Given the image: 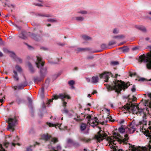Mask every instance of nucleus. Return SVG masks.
<instances>
[{
  "label": "nucleus",
  "mask_w": 151,
  "mask_h": 151,
  "mask_svg": "<svg viewBox=\"0 0 151 151\" xmlns=\"http://www.w3.org/2000/svg\"><path fill=\"white\" fill-rule=\"evenodd\" d=\"M129 100V103H127L125 105L120 107L122 110L124 109L130 111H132L133 114H136L138 116H142L143 120L139 122V124L146 125L147 122V114H150L149 112L147 109H141L139 108V106H135L132 104L131 101Z\"/></svg>",
  "instance_id": "nucleus-1"
},
{
  "label": "nucleus",
  "mask_w": 151,
  "mask_h": 151,
  "mask_svg": "<svg viewBox=\"0 0 151 151\" xmlns=\"http://www.w3.org/2000/svg\"><path fill=\"white\" fill-rule=\"evenodd\" d=\"M130 85V83L129 82L125 83L121 80L119 81L115 79L112 83L111 85L107 84L106 87L108 91L115 90V92L118 93H120L122 89L124 90Z\"/></svg>",
  "instance_id": "nucleus-2"
},
{
  "label": "nucleus",
  "mask_w": 151,
  "mask_h": 151,
  "mask_svg": "<svg viewBox=\"0 0 151 151\" xmlns=\"http://www.w3.org/2000/svg\"><path fill=\"white\" fill-rule=\"evenodd\" d=\"M113 135L116 136L113 137V138H110L109 142H110L109 145H110L111 143H113L114 145H115L116 144L115 143V141L114 139L117 140L121 143L127 144L126 142H127L129 139L128 135V134H126L124 135V138L123 136L121 135L118 132H114L113 133Z\"/></svg>",
  "instance_id": "nucleus-3"
},
{
  "label": "nucleus",
  "mask_w": 151,
  "mask_h": 151,
  "mask_svg": "<svg viewBox=\"0 0 151 151\" xmlns=\"http://www.w3.org/2000/svg\"><path fill=\"white\" fill-rule=\"evenodd\" d=\"M139 61L140 63H147L146 67L149 70H151V50L146 55H141L139 57Z\"/></svg>",
  "instance_id": "nucleus-4"
},
{
  "label": "nucleus",
  "mask_w": 151,
  "mask_h": 151,
  "mask_svg": "<svg viewBox=\"0 0 151 151\" xmlns=\"http://www.w3.org/2000/svg\"><path fill=\"white\" fill-rule=\"evenodd\" d=\"M47 68L46 67L41 68L39 72L40 77H36L34 78V81L35 83L40 82L42 81L47 74Z\"/></svg>",
  "instance_id": "nucleus-5"
},
{
  "label": "nucleus",
  "mask_w": 151,
  "mask_h": 151,
  "mask_svg": "<svg viewBox=\"0 0 151 151\" xmlns=\"http://www.w3.org/2000/svg\"><path fill=\"white\" fill-rule=\"evenodd\" d=\"M134 127L135 125L134 124L131 123L125 128L122 127L119 128V131L121 133H123L125 132L126 133L128 134L133 133L136 130Z\"/></svg>",
  "instance_id": "nucleus-6"
},
{
  "label": "nucleus",
  "mask_w": 151,
  "mask_h": 151,
  "mask_svg": "<svg viewBox=\"0 0 151 151\" xmlns=\"http://www.w3.org/2000/svg\"><path fill=\"white\" fill-rule=\"evenodd\" d=\"M88 116L86 117V118L88 119V123L89 124L91 123L92 124L91 126L94 128L95 126L98 125L99 123V120L96 117H94V119L91 118V115H90L88 114H87Z\"/></svg>",
  "instance_id": "nucleus-7"
},
{
  "label": "nucleus",
  "mask_w": 151,
  "mask_h": 151,
  "mask_svg": "<svg viewBox=\"0 0 151 151\" xmlns=\"http://www.w3.org/2000/svg\"><path fill=\"white\" fill-rule=\"evenodd\" d=\"M67 98L68 99H70V97L66 94L65 93L60 94L58 96H54V98L55 100L58 99V98H60L62 99L63 102V106L65 107V108L66 106L67 103L65 101L64 99V98Z\"/></svg>",
  "instance_id": "nucleus-8"
},
{
  "label": "nucleus",
  "mask_w": 151,
  "mask_h": 151,
  "mask_svg": "<svg viewBox=\"0 0 151 151\" xmlns=\"http://www.w3.org/2000/svg\"><path fill=\"white\" fill-rule=\"evenodd\" d=\"M101 130L98 132L97 135H96L95 136V138L97 141L99 142L102 141L103 139L107 136L106 134L104 133H101Z\"/></svg>",
  "instance_id": "nucleus-9"
},
{
  "label": "nucleus",
  "mask_w": 151,
  "mask_h": 151,
  "mask_svg": "<svg viewBox=\"0 0 151 151\" xmlns=\"http://www.w3.org/2000/svg\"><path fill=\"white\" fill-rule=\"evenodd\" d=\"M17 120L16 117H15L14 118H9L8 119V123H9L8 129H12V131L14 130L13 128L15 126Z\"/></svg>",
  "instance_id": "nucleus-10"
},
{
  "label": "nucleus",
  "mask_w": 151,
  "mask_h": 151,
  "mask_svg": "<svg viewBox=\"0 0 151 151\" xmlns=\"http://www.w3.org/2000/svg\"><path fill=\"white\" fill-rule=\"evenodd\" d=\"M110 76L112 77H113V75L111 72H104V73L101 74L99 75L100 78H104L105 79V82H108L109 81V76Z\"/></svg>",
  "instance_id": "nucleus-11"
},
{
  "label": "nucleus",
  "mask_w": 151,
  "mask_h": 151,
  "mask_svg": "<svg viewBox=\"0 0 151 151\" xmlns=\"http://www.w3.org/2000/svg\"><path fill=\"white\" fill-rule=\"evenodd\" d=\"M37 60L36 62V64L37 67L38 68L42 67L45 63V62L42 60V58L40 56H36Z\"/></svg>",
  "instance_id": "nucleus-12"
},
{
  "label": "nucleus",
  "mask_w": 151,
  "mask_h": 151,
  "mask_svg": "<svg viewBox=\"0 0 151 151\" xmlns=\"http://www.w3.org/2000/svg\"><path fill=\"white\" fill-rule=\"evenodd\" d=\"M145 135L147 137H150V139H151L149 143V147L150 149H151V132L150 133L148 130H147L145 131Z\"/></svg>",
  "instance_id": "nucleus-13"
},
{
  "label": "nucleus",
  "mask_w": 151,
  "mask_h": 151,
  "mask_svg": "<svg viewBox=\"0 0 151 151\" xmlns=\"http://www.w3.org/2000/svg\"><path fill=\"white\" fill-rule=\"evenodd\" d=\"M31 37L36 41H38L41 38L40 35H37L36 34L33 33L30 35Z\"/></svg>",
  "instance_id": "nucleus-14"
},
{
  "label": "nucleus",
  "mask_w": 151,
  "mask_h": 151,
  "mask_svg": "<svg viewBox=\"0 0 151 151\" xmlns=\"http://www.w3.org/2000/svg\"><path fill=\"white\" fill-rule=\"evenodd\" d=\"M25 31L22 32L18 35V37L22 39L25 40L27 39V37L25 35Z\"/></svg>",
  "instance_id": "nucleus-15"
},
{
  "label": "nucleus",
  "mask_w": 151,
  "mask_h": 151,
  "mask_svg": "<svg viewBox=\"0 0 151 151\" xmlns=\"http://www.w3.org/2000/svg\"><path fill=\"white\" fill-rule=\"evenodd\" d=\"M135 27L143 32H147V29L145 27L139 25H135Z\"/></svg>",
  "instance_id": "nucleus-16"
},
{
  "label": "nucleus",
  "mask_w": 151,
  "mask_h": 151,
  "mask_svg": "<svg viewBox=\"0 0 151 151\" xmlns=\"http://www.w3.org/2000/svg\"><path fill=\"white\" fill-rule=\"evenodd\" d=\"M27 65L31 73H34L35 72V70L33 67L31 63L30 62H28L27 63Z\"/></svg>",
  "instance_id": "nucleus-17"
},
{
  "label": "nucleus",
  "mask_w": 151,
  "mask_h": 151,
  "mask_svg": "<svg viewBox=\"0 0 151 151\" xmlns=\"http://www.w3.org/2000/svg\"><path fill=\"white\" fill-rule=\"evenodd\" d=\"M28 85V83L27 81H25L23 83L18 86V88L19 89H22L24 88L27 86Z\"/></svg>",
  "instance_id": "nucleus-18"
},
{
  "label": "nucleus",
  "mask_w": 151,
  "mask_h": 151,
  "mask_svg": "<svg viewBox=\"0 0 151 151\" xmlns=\"http://www.w3.org/2000/svg\"><path fill=\"white\" fill-rule=\"evenodd\" d=\"M13 72L14 74V75L13 76V77L14 80L17 81H18L19 80V78L17 72L15 70H13Z\"/></svg>",
  "instance_id": "nucleus-19"
},
{
  "label": "nucleus",
  "mask_w": 151,
  "mask_h": 151,
  "mask_svg": "<svg viewBox=\"0 0 151 151\" xmlns=\"http://www.w3.org/2000/svg\"><path fill=\"white\" fill-rule=\"evenodd\" d=\"M42 137L43 139L45 140L46 141H47L50 139V136L48 134H43L42 136Z\"/></svg>",
  "instance_id": "nucleus-20"
},
{
  "label": "nucleus",
  "mask_w": 151,
  "mask_h": 151,
  "mask_svg": "<svg viewBox=\"0 0 151 151\" xmlns=\"http://www.w3.org/2000/svg\"><path fill=\"white\" fill-rule=\"evenodd\" d=\"M92 82L93 83H96L98 82L99 78L97 76H93L92 78Z\"/></svg>",
  "instance_id": "nucleus-21"
},
{
  "label": "nucleus",
  "mask_w": 151,
  "mask_h": 151,
  "mask_svg": "<svg viewBox=\"0 0 151 151\" xmlns=\"http://www.w3.org/2000/svg\"><path fill=\"white\" fill-rule=\"evenodd\" d=\"M47 125H49L50 127H55L56 128V126H58L59 127V128H60V125L59 124H53L51 123H49L47 122Z\"/></svg>",
  "instance_id": "nucleus-22"
},
{
  "label": "nucleus",
  "mask_w": 151,
  "mask_h": 151,
  "mask_svg": "<svg viewBox=\"0 0 151 151\" xmlns=\"http://www.w3.org/2000/svg\"><path fill=\"white\" fill-rule=\"evenodd\" d=\"M86 124L84 123H82L80 126L81 130V131L84 130L86 128Z\"/></svg>",
  "instance_id": "nucleus-23"
},
{
  "label": "nucleus",
  "mask_w": 151,
  "mask_h": 151,
  "mask_svg": "<svg viewBox=\"0 0 151 151\" xmlns=\"http://www.w3.org/2000/svg\"><path fill=\"white\" fill-rule=\"evenodd\" d=\"M80 140L86 143H88L89 142L90 140V139H87L85 138H80Z\"/></svg>",
  "instance_id": "nucleus-24"
},
{
  "label": "nucleus",
  "mask_w": 151,
  "mask_h": 151,
  "mask_svg": "<svg viewBox=\"0 0 151 151\" xmlns=\"http://www.w3.org/2000/svg\"><path fill=\"white\" fill-rule=\"evenodd\" d=\"M119 49H122V51L124 52H127L129 50L128 48L126 47H120Z\"/></svg>",
  "instance_id": "nucleus-25"
},
{
  "label": "nucleus",
  "mask_w": 151,
  "mask_h": 151,
  "mask_svg": "<svg viewBox=\"0 0 151 151\" xmlns=\"http://www.w3.org/2000/svg\"><path fill=\"white\" fill-rule=\"evenodd\" d=\"M36 144H34L33 145H30L29 146V147H28L27 149V151H32V149H31V148L33 147V146L35 147V146H36V144L39 145L40 143H38L37 142H36Z\"/></svg>",
  "instance_id": "nucleus-26"
},
{
  "label": "nucleus",
  "mask_w": 151,
  "mask_h": 151,
  "mask_svg": "<svg viewBox=\"0 0 151 151\" xmlns=\"http://www.w3.org/2000/svg\"><path fill=\"white\" fill-rule=\"evenodd\" d=\"M77 115V117L78 119H77L76 118H74L73 119L75 120L77 122H79L80 121H82L83 120V119H81V118H80V116L78 115L77 114H76Z\"/></svg>",
  "instance_id": "nucleus-27"
},
{
  "label": "nucleus",
  "mask_w": 151,
  "mask_h": 151,
  "mask_svg": "<svg viewBox=\"0 0 151 151\" xmlns=\"http://www.w3.org/2000/svg\"><path fill=\"white\" fill-rule=\"evenodd\" d=\"M84 18L82 17H76V19L78 21H82L83 20Z\"/></svg>",
  "instance_id": "nucleus-28"
},
{
  "label": "nucleus",
  "mask_w": 151,
  "mask_h": 151,
  "mask_svg": "<svg viewBox=\"0 0 151 151\" xmlns=\"http://www.w3.org/2000/svg\"><path fill=\"white\" fill-rule=\"evenodd\" d=\"M15 68L18 72H21L22 71V70L21 68L19 65H16L15 66Z\"/></svg>",
  "instance_id": "nucleus-29"
},
{
  "label": "nucleus",
  "mask_w": 151,
  "mask_h": 151,
  "mask_svg": "<svg viewBox=\"0 0 151 151\" xmlns=\"http://www.w3.org/2000/svg\"><path fill=\"white\" fill-rule=\"evenodd\" d=\"M16 101L18 104H19L22 103V100L18 96H17L16 99Z\"/></svg>",
  "instance_id": "nucleus-30"
},
{
  "label": "nucleus",
  "mask_w": 151,
  "mask_h": 151,
  "mask_svg": "<svg viewBox=\"0 0 151 151\" xmlns=\"http://www.w3.org/2000/svg\"><path fill=\"white\" fill-rule=\"evenodd\" d=\"M9 53H10V57L14 59V60L17 57L15 54L13 52H10Z\"/></svg>",
  "instance_id": "nucleus-31"
},
{
  "label": "nucleus",
  "mask_w": 151,
  "mask_h": 151,
  "mask_svg": "<svg viewBox=\"0 0 151 151\" xmlns=\"http://www.w3.org/2000/svg\"><path fill=\"white\" fill-rule=\"evenodd\" d=\"M14 60L17 63H21L22 62V60L21 58L17 57V56L14 59Z\"/></svg>",
  "instance_id": "nucleus-32"
},
{
  "label": "nucleus",
  "mask_w": 151,
  "mask_h": 151,
  "mask_svg": "<svg viewBox=\"0 0 151 151\" xmlns=\"http://www.w3.org/2000/svg\"><path fill=\"white\" fill-rule=\"evenodd\" d=\"M110 64L112 65H117L119 64V62L117 61H111V62Z\"/></svg>",
  "instance_id": "nucleus-33"
},
{
  "label": "nucleus",
  "mask_w": 151,
  "mask_h": 151,
  "mask_svg": "<svg viewBox=\"0 0 151 151\" xmlns=\"http://www.w3.org/2000/svg\"><path fill=\"white\" fill-rule=\"evenodd\" d=\"M38 15L40 17H51L52 16L50 14H38Z\"/></svg>",
  "instance_id": "nucleus-34"
},
{
  "label": "nucleus",
  "mask_w": 151,
  "mask_h": 151,
  "mask_svg": "<svg viewBox=\"0 0 151 151\" xmlns=\"http://www.w3.org/2000/svg\"><path fill=\"white\" fill-rule=\"evenodd\" d=\"M94 57L93 55L92 56H88L86 57V59L88 60H93Z\"/></svg>",
  "instance_id": "nucleus-35"
},
{
  "label": "nucleus",
  "mask_w": 151,
  "mask_h": 151,
  "mask_svg": "<svg viewBox=\"0 0 151 151\" xmlns=\"http://www.w3.org/2000/svg\"><path fill=\"white\" fill-rule=\"evenodd\" d=\"M89 50V49L88 48H78V51H83L85 50Z\"/></svg>",
  "instance_id": "nucleus-36"
},
{
  "label": "nucleus",
  "mask_w": 151,
  "mask_h": 151,
  "mask_svg": "<svg viewBox=\"0 0 151 151\" xmlns=\"http://www.w3.org/2000/svg\"><path fill=\"white\" fill-rule=\"evenodd\" d=\"M116 42L115 41H110L108 44V45L109 46H111V45H114V44H116Z\"/></svg>",
  "instance_id": "nucleus-37"
},
{
  "label": "nucleus",
  "mask_w": 151,
  "mask_h": 151,
  "mask_svg": "<svg viewBox=\"0 0 151 151\" xmlns=\"http://www.w3.org/2000/svg\"><path fill=\"white\" fill-rule=\"evenodd\" d=\"M74 83L75 82L73 80H70L68 82V83L70 86L73 85Z\"/></svg>",
  "instance_id": "nucleus-38"
},
{
  "label": "nucleus",
  "mask_w": 151,
  "mask_h": 151,
  "mask_svg": "<svg viewBox=\"0 0 151 151\" xmlns=\"http://www.w3.org/2000/svg\"><path fill=\"white\" fill-rule=\"evenodd\" d=\"M101 47L102 49H104L107 47V45L105 44H103L101 45Z\"/></svg>",
  "instance_id": "nucleus-39"
},
{
  "label": "nucleus",
  "mask_w": 151,
  "mask_h": 151,
  "mask_svg": "<svg viewBox=\"0 0 151 151\" xmlns=\"http://www.w3.org/2000/svg\"><path fill=\"white\" fill-rule=\"evenodd\" d=\"M136 73H132L130 72L129 73V76L131 77H132L133 76H135L136 75Z\"/></svg>",
  "instance_id": "nucleus-40"
},
{
  "label": "nucleus",
  "mask_w": 151,
  "mask_h": 151,
  "mask_svg": "<svg viewBox=\"0 0 151 151\" xmlns=\"http://www.w3.org/2000/svg\"><path fill=\"white\" fill-rule=\"evenodd\" d=\"M58 139L56 138H52L51 141V142H53L54 143H56V142H58Z\"/></svg>",
  "instance_id": "nucleus-41"
},
{
  "label": "nucleus",
  "mask_w": 151,
  "mask_h": 151,
  "mask_svg": "<svg viewBox=\"0 0 151 151\" xmlns=\"http://www.w3.org/2000/svg\"><path fill=\"white\" fill-rule=\"evenodd\" d=\"M82 38L83 39L85 40H88L90 39V37L86 35H83L82 36Z\"/></svg>",
  "instance_id": "nucleus-42"
},
{
  "label": "nucleus",
  "mask_w": 151,
  "mask_h": 151,
  "mask_svg": "<svg viewBox=\"0 0 151 151\" xmlns=\"http://www.w3.org/2000/svg\"><path fill=\"white\" fill-rule=\"evenodd\" d=\"M4 146L6 147V148H7L9 144V142H5L4 143Z\"/></svg>",
  "instance_id": "nucleus-43"
},
{
  "label": "nucleus",
  "mask_w": 151,
  "mask_h": 151,
  "mask_svg": "<svg viewBox=\"0 0 151 151\" xmlns=\"http://www.w3.org/2000/svg\"><path fill=\"white\" fill-rule=\"evenodd\" d=\"M3 51L6 53H9L10 52V51L6 48H3Z\"/></svg>",
  "instance_id": "nucleus-44"
},
{
  "label": "nucleus",
  "mask_w": 151,
  "mask_h": 151,
  "mask_svg": "<svg viewBox=\"0 0 151 151\" xmlns=\"http://www.w3.org/2000/svg\"><path fill=\"white\" fill-rule=\"evenodd\" d=\"M78 13L83 14H85L87 13V11H81L79 12Z\"/></svg>",
  "instance_id": "nucleus-45"
},
{
  "label": "nucleus",
  "mask_w": 151,
  "mask_h": 151,
  "mask_svg": "<svg viewBox=\"0 0 151 151\" xmlns=\"http://www.w3.org/2000/svg\"><path fill=\"white\" fill-rule=\"evenodd\" d=\"M27 99L28 101L29 104H30L31 105L32 104V99L29 97H28Z\"/></svg>",
  "instance_id": "nucleus-46"
},
{
  "label": "nucleus",
  "mask_w": 151,
  "mask_h": 151,
  "mask_svg": "<svg viewBox=\"0 0 151 151\" xmlns=\"http://www.w3.org/2000/svg\"><path fill=\"white\" fill-rule=\"evenodd\" d=\"M68 111L67 109L65 108H64V110L62 112L63 113H65L66 114H67L68 113Z\"/></svg>",
  "instance_id": "nucleus-47"
},
{
  "label": "nucleus",
  "mask_w": 151,
  "mask_h": 151,
  "mask_svg": "<svg viewBox=\"0 0 151 151\" xmlns=\"http://www.w3.org/2000/svg\"><path fill=\"white\" fill-rule=\"evenodd\" d=\"M122 37V36H114L113 37V38H121Z\"/></svg>",
  "instance_id": "nucleus-48"
},
{
  "label": "nucleus",
  "mask_w": 151,
  "mask_h": 151,
  "mask_svg": "<svg viewBox=\"0 0 151 151\" xmlns=\"http://www.w3.org/2000/svg\"><path fill=\"white\" fill-rule=\"evenodd\" d=\"M0 151H5L4 149L2 147V145L0 144Z\"/></svg>",
  "instance_id": "nucleus-49"
},
{
  "label": "nucleus",
  "mask_w": 151,
  "mask_h": 151,
  "mask_svg": "<svg viewBox=\"0 0 151 151\" xmlns=\"http://www.w3.org/2000/svg\"><path fill=\"white\" fill-rule=\"evenodd\" d=\"M131 91L132 92H134L136 91V88H135V86L134 85H133L132 86V88Z\"/></svg>",
  "instance_id": "nucleus-50"
},
{
  "label": "nucleus",
  "mask_w": 151,
  "mask_h": 151,
  "mask_svg": "<svg viewBox=\"0 0 151 151\" xmlns=\"http://www.w3.org/2000/svg\"><path fill=\"white\" fill-rule=\"evenodd\" d=\"M47 21L48 22H56V21L55 20L53 19H48L47 20Z\"/></svg>",
  "instance_id": "nucleus-51"
},
{
  "label": "nucleus",
  "mask_w": 151,
  "mask_h": 151,
  "mask_svg": "<svg viewBox=\"0 0 151 151\" xmlns=\"http://www.w3.org/2000/svg\"><path fill=\"white\" fill-rule=\"evenodd\" d=\"M44 91V87H42V88L41 89V91H40L41 95H43Z\"/></svg>",
  "instance_id": "nucleus-52"
},
{
  "label": "nucleus",
  "mask_w": 151,
  "mask_h": 151,
  "mask_svg": "<svg viewBox=\"0 0 151 151\" xmlns=\"http://www.w3.org/2000/svg\"><path fill=\"white\" fill-rule=\"evenodd\" d=\"M68 142L69 143H73V140L70 139H68Z\"/></svg>",
  "instance_id": "nucleus-53"
},
{
  "label": "nucleus",
  "mask_w": 151,
  "mask_h": 151,
  "mask_svg": "<svg viewBox=\"0 0 151 151\" xmlns=\"http://www.w3.org/2000/svg\"><path fill=\"white\" fill-rule=\"evenodd\" d=\"M145 80H146V79L145 78H142L139 79L138 81H144Z\"/></svg>",
  "instance_id": "nucleus-54"
},
{
  "label": "nucleus",
  "mask_w": 151,
  "mask_h": 151,
  "mask_svg": "<svg viewBox=\"0 0 151 151\" xmlns=\"http://www.w3.org/2000/svg\"><path fill=\"white\" fill-rule=\"evenodd\" d=\"M113 32L114 34H117L118 33V31L116 29H114Z\"/></svg>",
  "instance_id": "nucleus-55"
},
{
  "label": "nucleus",
  "mask_w": 151,
  "mask_h": 151,
  "mask_svg": "<svg viewBox=\"0 0 151 151\" xmlns=\"http://www.w3.org/2000/svg\"><path fill=\"white\" fill-rule=\"evenodd\" d=\"M109 121L112 122H114L115 121V120L114 119H112V118L111 116H110V118H109Z\"/></svg>",
  "instance_id": "nucleus-56"
},
{
  "label": "nucleus",
  "mask_w": 151,
  "mask_h": 151,
  "mask_svg": "<svg viewBox=\"0 0 151 151\" xmlns=\"http://www.w3.org/2000/svg\"><path fill=\"white\" fill-rule=\"evenodd\" d=\"M138 48L137 47H135L132 48V50L133 51H134V50H138Z\"/></svg>",
  "instance_id": "nucleus-57"
},
{
  "label": "nucleus",
  "mask_w": 151,
  "mask_h": 151,
  "mask_svg": "<svg viewBox=\"0 0 151 151\" xmlns=\"http://www.w3.org/2000/svg\"><path fill=\"white\" fill-rule=\"evenodd\" d=\"M74 145L77 146H79V144L78 142H76L75 143H73Z\"/></svg>",
  "instance_id": "nucleus-58"
},
{
  "label": "nucleus",
  "mask_w": 151,
  "mask_h": 151,
  "mask_svg": "<svg viewBox=\"0 0 151 151\" xmlns=\"http://www.w3.org/2000/svg\"><path fill=\"white\" fill-rule=\"evenodd\" d=\"M55 96V95L54 96H53V98H52V99H50V100H49V103H51V102H52V101H53V100L54 99H55L54 98V96Z\"/></svg>",
  "instance_id": "nucleus-59"
},
{
  "label": "nucleus",
  "mask_w": 151,
  "mask_h": 151,
  "mask_svg": "<svg viewBox=\"0 0 151 151\" xmlns=\"http://www.w3.org/2000/svg\"><path fill=\"white\" fill-rule=\"evenodd\" d=\"M57 149L58 150H60L61 149V147L60 146H57Z\"/></svg>",
  "instance_id": "nucleus-60"
},
{
  "label": "nucleus",
  "mask_w": 151,
  "mask_h": 151,
  "mask_svg": "<svg viewBox=\"0 0 151 151\" xmlns=\"http://www.w3.org/2000/svg\"><path fill=\"white\" fill-rule=\"evenodd\" d=\"M97 93V92L96 90H94L92 93V95H93L95 94L96 93Z\"/></svg>",
  "instance_id": "nucleus-61"
},
{
  "label": "nucleus",
  "mask_w": 151,
  "mask_h": 151,
  "mask_svg": "<svg viewBox=\"0 0 151 151\" xmlns=\"http://www.w3.org/2000/svg\"><path fill=\"white\" fill-rule=\"evenodd\" d=\"M36 5L37 6H42V5L40 4H36Z\"/></svg>",
  "instance_id": "nucleus-62"
},
{
  "label": "nucleus",
  "mask_w": 151,
  "mask_h": 151,
  "mask_svg": "<svg viewBox=\"0 0 151 151\" xmlns=\"http://www.w3.org/2000/svg\"><path fill=\"white\" fill-rule=\"evenodd\" d=\"M132 97H133V98L132 101H135V100L136 99V97L135 96H133Z\"/></svg>",
  "instance_id": "nucleus-63"
},
{
  "label": "nucleus",
  "mask_w": 151,
  "mask_h": 151,
  "mask_svg": "<svg viewBox=\"0 0 151 151\" xmlns=\"http://www.w3.org/2000/svg\"><path fill=\"white\" fill-rule=\"evenodd\" d=\"M86 80L88 82H89L90 81V79L89 78H86Z\"/></svg>",
  "instance_id": "nucleus-64"
}]
</instances>
